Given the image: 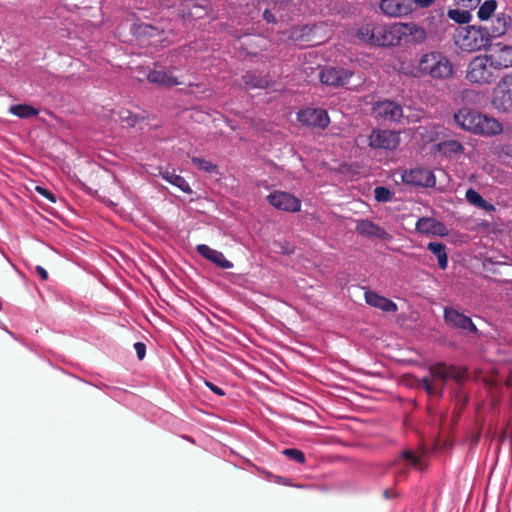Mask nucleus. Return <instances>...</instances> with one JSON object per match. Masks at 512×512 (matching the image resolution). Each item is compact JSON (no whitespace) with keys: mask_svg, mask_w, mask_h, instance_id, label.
<instances>
[{"mask_svg":"<svg viewBox=\"0 0 512 512\" xmlns=\"http://www.w3.org/2000/svg\"><path fill=\"white\" fill-rule=\"evenodd\" d=\"M427 21V29L413 22H399L400 42L422 44L427 39H441L449 26L443 13L432 16Z\"/></svg>","mask_w":512,"mask_h":512,"instance_id":"f257e3e1","label":"nucleus"},{"mask_svg":"<svg viewBox=\"0 0 512 512\" xmlns=\"http://www.w3.org/2000/svg\"><path fill=\"white\" fill-rule=\"evenodd\" d=\"M454 120L461 129L474 134L493 136L502 132L498 120L470 108L459 109L454 114Z\"/></svg>","mask_w":512,"mask_h":512,"instance_id":"f03ea898","label":"nucleus"},{"mask_svg":"<svg viewBox=\"0 0 512 512\" xmlns=\"http://www.w3.org/2000/svg\"><path fill=\"white\" fill-rule=\"evenodd\" d=\"M466 378V370L443 362L429 367V377L422 379V386L429 395L442 396L446 382L453 379L461 382Z\"/></svg>","mask_w":512,"mask_h":512,"instance_id":"7ed1b4c3","label":"nucleus"},{"mask_svg":"<svg viewBox=\"0 0 512 512\" xmlns=\"http://www.w3.org/2000/svg\"><path fill=\"white\" fill-rule=\"evenodd\" d=\"M417 71L420 76L435 80H446L453 75L454 68L450 60L440 52H429L420 58Z\"/></svg>","mask_w":512,"mask_h":512,"instance_id":"20e7f679","label":"nucleus"},{"mask_svg":"<svg viewBox=\"0 0 512 512\" xmlns=\"http://www.w3.org/2000/svg\"><path fill=\"white\" fill-rule=\"evenodd\" d=\"M490 34L487 26H468L461 28L455 35V43L464 51L473 52L485 49L490 45Z\"/></svg>","mask_w":512,"mask_h":512,"instance_id":"39448f33","label":"nucleus"},{"mask_svg":"<svg viewBox=\"0 0 512 512\" xmlns=\"http://www.w3.org/2000/svg\"><path fill=\"white\" fill-rule=\"evenodd\" d=\"M498 77V70L489 59V55H478L468 64L466 79L474 84H490Z\"/></svg>","mask_w":512,"mask_h":512,"instance_id":"423d86ee","label":"nucleus"},{"mask_svg":"<svg viewBox=\"0 0 512 512\" xmlns=\"http://www.w3.org/2000/svg\"><path fill=\"white\" fill-rule=\"evenodd\" d=\"M492 105L502 112L512 109V72L497 83L493 91Z\"/></svg>","mask_w":512,"mask_h":512,"instance_id":"0eeeda50","label":"nucleus"},{"mask_svg":"<svg viewBox=\"0 0 512 512\" xmlns=\"http://www.w3.org/2000/svg\"><path fill=\"white\" fill-rule=\"evenodd\" d=\"M372 115L379 122H398L403 117V109L394 101L382 100L372 105Z\"/></svg>","mask_w":512,"mask_h":512,"instance_id":"6e6552de","label":"nucleus"},{"mask_svg":"<svg viewBox=\"0 0 512 512\" xmlns=\"http://www.w3.org/2000/svg\"><path fill=\"white\" fill-rule=\"evenodd\" d=\"M443 319L451 329L461 330L472 334H477L478 329L469 316L464 315L459 310L452 307H445Z\"/></svg>","mask_w":512,"mask_h":512,"instance_id":"1a4fd4ad","label":"nucleus"},{"mask_svg":"<svg viewBox=\"0 0 512 512\" xmlns=\"http://www.w3.org/2000/svg\"><path fill=\"white\" fill-rule=\"evenodd\" d=\"M399 23L374 25V46H397L400 42Z\"/></svg>","mask_w":512,"mask_h":512,"instance_id":"9d476101","label":"nucleus"},{"mask_svg":"<svg viewBox=\"0 0 512 512\" xmlns=\"http://www.w3.org/2000/svg\"><path fill=\"white\" fill-rule=\"evenodd\" d=\"M399 144V134L391 130L373 129L368 137V145L373 149L394 150Z\"/></svg>","mask_w":512,"mask_h":512,"instance_id":"9b49d317","label":"nucleus"},{"mask_svg":"<svg viewBox=\"0 0 512 512\" xmlns=\"http://www.w3.org/2000/svg\"><path fill=\"white\" fill-rule=\"evenodd\" d=\"M401 179L404 184L415 187H434L436 183L433 172L421 167L403 171Z\"/></svg>","mask_w":512,"mask_h":512,"instance_id":"f8f14e48","label":"nucleus"},{"mask_svg":"<svg viewBox=\"0 0 512 512\" xmlns=\"http://www.w3.org/2000/svg\"><path fill=\"white\" fill-rule=\"evenodd\" d=\"M267 200L270 205L285 212L294 213L301 209V201L288 192L274 191L267 196Z\"/></svg>","mask_w":512,"mask_h":512,"instance_id":"ddd939ff","label":"nucleus"},{"mask_svg":"<svg viewBox=\"0 0 512 512\" xmlns=\"http://www.w3.org/2000/svg\"><path fill=\"white\" fill-rule=\"evenodd\" d=\"M489 55L490 61L496 67L498 72L502 69L512 67V46L502 43L491 45Z\"/></svg>","mask_w":512,"mask_h":512,"instance_id":"4468645a","label":"nucleus"},{"mask_svg":"<svg viewBox=\"0 0 512 512\" xmlns=\"http://www.w3.org/2000/svg\"><path fill=\"white\" fill-rule=\"evenodd\" d=\"M298 121L306 126L326 128L330 119L326 110L321 108H307L298 113Z\"/></svg>","mask_w":512,"mask_h":512,"instance_id":"2eb2a0df","label":"nucleus"},{"mask_svg":"<svg viewBox=\"0 0 512 512\" xmlns=\"http://www.w3.org/2000/svg\"><path fill=\"white\" fill-rule=\"evenodd\" d=\"M352 76V71L335 67H326L319 73L321 83L335 87L347 84Z\"/></svg>","mask_w":512,"mask_h":512,"instance_id":"dca6fc26","label":"nucleus"},{"mask_svg":"<svg viewBox=\"0 0 512 512\" xmlns=\"http://www.w3.org/2000/svg\"><path fill=\"white\" fill-rule=\"evenodd\" d=\"M412 0H382L380 9L390 17H402L412 12Z\"/></svg>","mask_w":512,"mask_h":512,"instance_id":"f3484780","label":"nucleus"},{"mask_svg":"<svg viewBox=\"0 0 512 512\" xmlns=\"http://www.w3.org/2000/svg\"><path fill=\"white\" fill-rule=\"evenodd\" d=\"M356 231L366 237H374L381 240L391 238V235L384 228L367 219L357 221Z\"/></svg>","mask_w":512,"mask_h":512,"instance_id":"a211bd4d","label":"nucleus"},{"mask_svg":"<svg viewBox=\"0 0 512 512\" xmlns=\"http://www.w3.org/2000/svg\"><path fill=\"white\" fill-rule=\"evenodd\" d=\"M196 251L203 258L211 261L216 266L222 269H230L233 267V263L225 258L222 252L212 249L206 244H199L196 246Z\"/></svg>","mask_w":512,"mask_h":512,"instance_id":"6ab92c4d","label":"nucleus"},{"mask_svg":"<svg viewBox=\"0 0 512 512\" xmlns=\"http://www.w3.org/2000/svg\"><path fill=\"white\" fill-rule=\"evenodd\" d=\"M416 231L422 234L439 236H444L448 233L447 227L442 222L430 217L420 218L416 223Z\"/></svg>","mask_w":512,"mask_h":512,"instance_id":"aec40b11","label":"nucleus"},{"mask_svg":"<svg viewBox=\"0 0 512 512\" xmlns=\"http://www.w3.org/2000/svg\"><path fill=\"white\" fill-rule=\"evenodd\" d=\"M365 301L368 305L384 312L394 313L398 310L395 302L371 290L365 292Z\"/></svg>","mask_w":512,"mask_h":512,"instance_id":"412c9836","label":"nucleus"},{"mask_svg":"<svg viewBox=\"0 0 512 512\" xmlns=\"http://www.w3.org/2000/svg\"><path fill=\"white\" fill-rule=\"evenodd\" d=\"M511 27V17L505 13L498 14L488 27L490 40L504 35Z\"/></svg>","mask_w":512,"mask_h":512,"instance_id":"4be33fe9","label":"nucleus"},{"mask_svg":"<svg viewBox=\"0 0 512 512\" xmlns=\"http://www.w3.org/2000/svg\"><path fill=\"white\" fill-rule=\"evenodd\" d=\"M147 80L150 83L161 85L166 88H171L180 84L176 77L162 70L150 71L147 75Z\"/></svg>","mask_w":512,"mask_h":512,"instance_id":"5701e85b","label":"nucleus"},{"mask_svg":"<svg viewBox=\"0 0 512 512\" xmlns=\"http://www.w3.org/2000/svg\"><path fill=\"white\" fill-rule=\"evenodd\" d=\"M159 174L162 176L163 179H165L170 184L174 185L175 187L179 188L182 192L191 194L192 189L188 182L180 175L175 173V170H160Z\"/></svg>","mask_w":512,"mask_h":512,"instance_id":"b1692460","label":"nucleus"},{"mask_svg":"<svg viewBox=\"0 0 512 512\" xmlns=\"http://www.w3.org/2000/svg\"><path fill=\"white\" fill-rule=\"evenodd\" d=\"M438 151L446 157L462 154L464 146L457 140H445L437 144Z\"/></svg>","mask_w":512,"mask_h":512,"instance_id":"393cba45","label":"nucleus"},{"mask_svg":"<svg viewBox=\"0 0 512 512\" xmlns=\"http://www.w3.org/2000/svg\"><path fill=\"white\" fill-rule=\"evenodd\" d=\"M465 196L470 204L487 212L495 211V206L492 203L486 201L476 190L469 188L466 191Z\"/></svg>","mask_w":512,"mask_h":512,"instance_id":"a878e982","label":"nucleus"},{"mask_svg":"<svg viewBox=\"0 0 512 512\" xmlns=\"http://www.w3.org/2000/svg\"><path fill=\"white\" fill-rule=\"evenodd\" d=\"M427 248L436 256L439 267L443 270L446 269L448 266L446 246L440 242H430Z\"/></svg>","mask_w":512,"mask_h":512,"instance_id":"bb28decb","label":"nucleus"},{"mask_svg":"<svg viewBox=\"0 0 512 512\" xmlns=\"http://www.w3.org/2000/svg\"><path fill=\"white\" fill-rule=\"evenodd\" d=\"M9 111L13 115H15V116H17L19 118H22V119H27V118H30V117H34V116H37L39 114V110L38 109H36L33 106L28 105V104L12 105L9 108Z\"/></svg>","mask_w":512,"mask_h":512,"instance_id":"cd10ccee","label":"nucleus"},{"mask_svg":"<svg viewBox=\"0 0 512 512\" xmlns=\"http://www.w3.org/2000/svg\"><path fill=\"white\" fill-rule=\"evenodd\" d=\"M244 84L248 88H266L268 86V80L261 78L253 73H247L243 76Z\"/></svg>","mask_w":512,"mask_h":512,"instance_id":"c85d7f7f","label":"nucleus"},{"mask_svg":"<svg viewBox=\"0 0 512 512\" xmlns=\"http://www.w3.org/2000/svg\"><path fill=\"white\" fill-rule=\"evenodd\" d=\"M119 118L121 123L126 124L129 127H134L140 120H144V117L134 114L128 109H121L119 112Z\"/></svg>","mask_w":512,"mask_h":512,"instance_id":"c756f323","label":"nucleus"},{"mask_svg":"<svg viewBox=\"0 0 512 512\" xmlns=\"http://www.w3.org/2000/svg\"><path fill=\"white\" fill-rule=\"evenodd\" d=\"M497 7L495 0H486L478 9L477 15L481 20H488Z\"/></svg>","mask_w":512,"mask_h":512,"instance_id":"7c9ffc66","label":"nucleus"},{"mask_svg":"<svg viewBox=\"0 0 512 512\" xmlns=\"http://www.w3.org/2000/svg\"><path fill=\"white\" fill-rule=\"evenodd\" d=\"M374 25H365L358 29L357 37L360 41L374 46Z\"/></svg>","mask_w":512,"mask_h":512,"instance_id":"2f4dec72","label":"nucleus"},{"mask_svg":"<svg viewBox=\"0 0 512 512\" xmlns=\"http://www.w3.org/2000/svg\"><path fill=\"white\" fill-rule=\"evenodd\" d=\"M448 17L458 24H465L469 22L471 15L466 10L450 9L448 11Z\"/></svg>","mask_w":512,"mask_h":512,"instance_id":"473e14b6","label":"nucleus"},{"mask_svg":"<svg viewBox=\"0 0 512 512\" xmlns=\"http://www.w3.org/2000/svg\"><path fill=\"white\" fill-rule=\"evenodd\" d=\"M283 454L286 457H288L290 460H292L296 463H299V464H303L306 461L305 454L299 449L287 448V449L283 450Z\"/></svg>","mask_w":512,"mask_h":512,"instance_id":"72a5a7b5","label":"nucleus"},{"mask_svg":"<svg viewBox=\"0 0 512 512\" xmlns=\"http://www.w3.org/2000/svg\"><path fill=\"white\" fill-rule=\"evenodd\" d=\"M191 161L193 164H195L200 170H203L205 172L211 173L217 169V166L214 165L212 162L207 161L203 158L199 157H192Z\"/></svg>","mask_w":512,"mask_h":512,"instance_id":"f704fd0d","label":"nucleus"},{"mask_svg":"<svg viewBox=\"0 0 512 512\" xmlns=\"http://www.w3.org/2000/svg\"><path fill=\"white\" fill-rule=\"evenodd\" d=\"M374 197L378 202H388L392 199L393 193L386 187L378 186L374 189Z\"/></svg>","mask_w":512,"mask_h":512,"instance_id":"c9c22d12","label":"nucleus"},{"mask_svg":"<svg viewBox=\"0 0 512 512\" xmlns=\"http://www.w3.org/2000/svg\"><path fill=\"white\" fill-rule=\"evenodd\" d=\"M312 32V28L305 25V26H295L292 28L291 30V34H290V37L293 39V40H300L301 38H303L304 36H308L310 33Z\"/></svg>","mask_w":512,"mask_h":512,"instance_id":"e433bc0d","label":"nucleus"},{"mask_svg":"<svg viewBox=\"0 0 512 512\" xmlns=\"http://www.w3.org/2000/svg\"><path fill=\"white\" fill-rule=\"evenodd\" d=\"M401 457L402 459L406 460L409 462V464L416 468L418 467L419 463H420V458L415 455L412 451L410 450H404L402 453H401Z\"/></svg>","mask_w":512,"mask_h":512,"instance_id":"4c0bfd02","label":"nucleus"},{"mask_svg":"<svg viewBox=\"0 0 512 512\" xmlns=\"http://www.w3.org/2000/svg\"><path fill=\"white\" fill-rule=\"evenodd\" d=\"M292 0H260L261 3L271 6L274 10H281L288 5Z\"/></svg>","mask_w":512,"mask_h":512,"instance_id":"58836bf2","label":"nucleus"},{"mask_svg":"<svg viewBox=\"0 0 512 512\" xmlns=\"http://www.w3.org/2000/svg\"><path fill=\"white\" fill-rule=\"evenodd\" d=\"M35 191L43 196L44 198H46L48 201H50L51 203H55L56 202V196L48 189H46L45 187H42V186H36L35 187Z\"/></svg>","mask_w":512,"mask_h":512,"instance_id":"ea45409f","label":"nucleus"},{"mask_svg":"<svg viewBox=\"0 0 512 512\" xmlns=\"http://www.w3.org/2000/svg\"><path fill=\"white\" fill-rule=\"evenodd\" d=\"M435 2V0H412V12L417 8V7H420V8H427V7H430L433 3Z\"/></svg>","mask_w":512,"mask_h":512,"instance_id":"a19ab883","label":"nucleus"},{"mask_svg":"<svg viewBox=\"0 0 512 512\" xmlns=\"http://www.w3.org/2000/svg\"><path fill=\"white\" fill-rule=\"evenodd\" d=\"M134 349L136 351L137 357L139 360L144 359L146 354V346L143 342H136L134 344Z\"/></svg>","mask_w":512,"mask_h":512,"instance_id":"79ce46f5","label":"nucleus"},{"mask_svg":"<svg viewBox=\"0 0 512 512\" xmlns=\"http://www.w3.org/2000/svg\"><path fill=\"white\" fill-rule=\"evenodd\" d=\"M263 18L268 23H276L277 22L275 15L272 13L271 9L268 7L263 12Z\"/></svg>","mask_w":512,"mask_h":512,"instance_id":"37998d69","label":"nucleus"},{"mask_svg":"<svg viewBox=\"0 0 512 512\" xmlns=\"http://www.w3.org/2000/svg\"><path fill=\"white\" fill-rule=\"evenodd\" d=\"M206 386L211 390L213 391L215 394L219 395V396H224L225 395V392L223 389H221L220 387L216 386L215 384L211 383V382H208L206 381Z\"/></svg>","mask_w":512,"mask_h":512,"instance_id":"c03bdc74","label":"nucleus"},{"mask_svg":"<svg viewBox=\"0 0 512 512\" xmlns=\"http://www.w3.org/2000/svg\"><path fill=\"white\" fill-rule=\"evenodd\" d=\"M36 272L42 280L48 279V272L42 266H36Z\"/></svg>","mask_w":512,"mask_h":512,"instance_id":"a18cd8bd","label":"nucleus"},{"mask_svg":"<svg viewBox=\"0 0 512 512\" xmlns=\"http://www.w3.org/2000/svg\"><path fill=\"white\" fill-rule=\"evenodd\" d=\"M383 497L385 499H392V498H395L397 497V492L392 490V489H385L383 491Z\"/></svg>","mask_w":512,"mask_h":512,"instance_id":"49530a36","label":"nucleus"},{"mask_svg":"<svg viewBox=\"0 0 512 512\" xmlns=\"http://www.w3.org/2000/svg\"><path fill=\"white\" fill-rule=\"evenodd\" d=\"M506 384L507 386L512 387V374L508 377Z\"/></svg>","mask_w":512,"mask_h":512,"instance_id":"de8ad7c7","label":"nucleus"},{"mask_svg":"<svg viewBox=\"0 0 512 512\" xmlns=\"http://www.w3.org/2000/svg\"><path fill=\"white\" fill-rule=\"evenodd\" d=\"M2 309V303L0 302V310Z\"/></svg>","mask_w":512,"mask_h":512,"instance_id":"09e8293b","label":"nucleus"}]
</instances>
